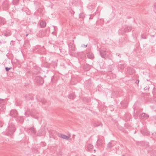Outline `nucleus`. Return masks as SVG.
<instances>
[{"instance_id": "423d86ee", "label": "nucleus", "mask_w": 156, "mask_h": 156, "mask_svg": "<svg viewBox=\"0 0 156 156\" xmlns=\"http://www.w3.org/2000/svg\"><path fill=\"white\" fill-rule=\"evenodd\" d=\"M27 131L30 134H34L36 132L35 129L33 127H31L27 129Z\"/></svg>"}, {"instance_id": "7ed1b4c3", "label": "nucleus", "mask_w": 156, "mask_h": 156, "mask_svg": "<svg viewBox=\"0 0 156 156\" xmlns=\"http://www.w3.org/2000/svg\"><path fill=\"white\" fill-rule=\"evenodd\" d=\"M35 81L36 83L39 85H42L44 82L43 79L40 76H36L35 78Z\"/></svg>"}, {"instance_id": "aec40b11", "label": "nucleus", "mask_w": 156, "mask_h": 156, "mask_svg": "<svg viewBox=\"0 0 156 156\" xmlns=\"http://www.w3.org/2000/svg\"><path fill=\"white\" fill-rule=\"evenodd\" d=\"M154 12L156 13V3H154Z\"/></svg>"}, {"instance_id": "e433bc0d", "label": "nucleus", "mask_w": 156, "mask_h": 156, "mask_svg": "<svg viewBox=\"0 0 156 156\" xmlns=\"http://www.w3.org/2000/svg\"><path fill=\"white\" fill-rule=\"evenodd\" d=\"M95 156V155H93V156Z\"/></svg>"}, {"instance_id": "1a4fd4ad", "label": "nucleus", "mask_w": 156, "mask_h": 156, "mask_svg": "<svg viewBox=\"0 0 156 156\" xmlns=\"http://www.w3.org/2000/svg\"><path fill=\"white\" fill-rule=\"evenodd\" d=\"M6 23L5 19L2 17H0V25H4Z\"/></svg>"}, {"instance_id": "b1692460", "label": "nucleus", "mask_w": 156, "mask_h": 156, "mask_svg": "<svg viewBox=\"0 0 156 156\" xmlns=\"http://www.w3.org/2000/svg\"><path fill=\"white\" fill-rule=\"evenodd\" d=\"M3 123L1 121H0V127H2L3 126Z\"/></svg>"}, {"instance_id": "9d476101", "label": "nucleus", "mask_w": 156, "mask_h": 156, "mask_svg": "<svg viewBox=\"0 0 156 156\" xmlns=\"http://www.w3.org/2000/svg\"><path fill=\"white\" fill-rule=\"evenodd\" d=\"M140 117L143 119H146L148 118L149 115L145 113H142L140 115Z\"/></svg>"}, {"instance_id": "f704fd0d", "label": "nucleus", "mask_w": 156, "mask_h": 156, "mask_svg": "<svg viewBox=\"0 0 156 156\" xmlns=\"http://www.w3.org/2000/svg\"><path fill=\"white\" fill-rule=\"evenodd\" d=\"M73 42H74V40H73Z\"/></svg>"}, {"instance_id": "f03ea898", "label": "nucleus", "mask_w": 156, "mask_h": 156, "mask_svg": "<svg viewBox=\"0 0 156 156\" xmlns=\"http://www.w3.org/2000/svg\"><path fill=\"white\" fill-rule=\"evenodd\" d=\"M69 53L71 55H72V51L75 50V46L73 43H70L69 44Z\"/></svg>"}, {"instance_id": "412c9836", "label": "nucleus", "mask_w": 156, "mask_h": 156, "mask_svg": "<svg viewBox=\"0 0 156 156\" xmlns=\"http://www.w3.org/2000/svg\"><path fill=\"white\" fill-rule=\"evenodd\" d=\"M41 101L43 104H45V103L46 102V100L45 99L41 100Z\"/></svg>"}, {"instance_id": "20e7f679", "label": "nucleus", "mask_w": 156, "mask_h": 156, "mask_svg": "<svg viewBox=\"0 0 156 156\" xmlns=\"http://www.w3.org/2000/svg\"><path fill=\"white\" fill-rule=\"evenodd\" d=\"M116 144V142L115 141H111L109 142L107 145V147L110 149L114 146Z\"/></svg>"}, {"instance_id": "0eeeda50", "label": "nucleus", "mask_w": 156, "mask_h": 156, "mask_svg": "<svg viewBox=\"0 0 156 156\" xmlns=\"http://www.w3.org/2000/svg\"><path fill=\"white\" fill-rule=\"evenodd\" d=\"M58 136L59 137L66 140H68L69 138V137L68 136L61 133L58 134Z\"/></svg>"}, {"instance_id": "5701e85b", "label": "nucleus", "mask_w": 156, "mask_h": 156, "mask_svg": "<svg viewBox=\"0 0 156 156\" xmlns=\"http://www.w3.org/2000/svg\"><path fill=\"white\" fill-rule=\"evenodd\" d=\"M1 107L3 109V110L5 108V107L4 105L2 106V105H1V106H0V108H1Z\"/></svg>"}, {"instance_id": "72a5a7b5", "label": "nucleus", "mask_w": 156, "mask_h": 156, "mask_svg": "<svg viewBox=\"0 0 156 156\" xmlns=\"http://www.w3.org/2000/svg\"><path fill=\"white\" fill-rule=\"evenodd\" d=\"M19 1V0H17V2H18Z\"/></svg>"}, {"instance_id": "4be33fe9", "label": "nucleus", "mask_w": 156, "mask_h": 156, "mask_svg": "<svg viewBox=\"0 0 156 156\" xmlns=\"http://www.w3.org/2000/svg\"><path fill=\"white\" fill-rule=\"evenodd\" d=\"M11 68H8L7 67H6L5 68V69L6 71H8L11 69Z\"/></svg>"}, {"instance_id": "6e6552de", "label": "nucleus", "mask_w": 156, "mask_h": 156, "mask_svg": "<svg viewBox=\"0 0 156 156\" xmlns=\"http://www.w3.org/2000/svg\"><path fill=\"white\" fill-rule=\"evenodd\" d=\"M96 144L98 146L101 147L103 144V141L102 139H98Z\"/></svg>"}, {"instance_id": "a211bd4d", "label": "nucleus", "mask_w": 156, "mask_h": 156, "mask_svg": "<svg viewBox=\"0 0 156 156\" xmlns=\"http://www.w3.org/2000/svg\"><path fill=\"white\" fill-rule=\"evenodd\" d=\"M131 70V72H129V73L130 74H132L134 72V69H132V68H129L127 69V71L128 72L129 71V70Z\"/></svg>"}, {"instance_id": "c9c22d12", "label": "nucleus", "mask_w": 156, "mask_h": 156, "mask_svg": "<svg viewBox=\"0 0 156 156\" xmlns=\"http://www.w3.org/2000/svg\"><path fill=\"white\" fill-rule=\"evenodd\" d=\"M29 116V115H28L27 116Z\"/></svg>"}, {"instance_id": "7c9ffc66", "label": "nucleus", "mask_w": 156, "mask_h": 156, "mask_svg": "<svg viewBox=\"0 0 156 156\" xmlns=\"http://www.w3.org/2000/svg\"><path fill=\"white\" fill-rule=\"evenodd\" d=\"M94 152H95L96 151L95 150H94Z\"/></svg>"}, {"instance_id": "2eb2a0df", "label": "nucleus", "mask_w": 156, "mask_h": 156, "mask_svg": "<svg viewBox=\"0 0 156 156\" xmlns=\"http://www.w3.org/2000/svg\"><path fill=\"white\" fill-rule=\"evenodd\" d=\"M75 97V94L73 93H71L69 95V98L72 99H73Z\"/></svg>"}, {"instance_id": "9b49d317", "label": "nucleus", "mask_w": 156, "mask_h": 156, "mask_svg": "<svg viewBox=\"0 0 156 156\" xmlns=\"http://www.w3.org/2000/svg\"><path fill=\"white\" fill-rule=\"evenodd\" d=\"M88 58L90 59H92L94 58L93 54L91 52H88L87 54Z\"/></svg>"}, {"instance_id": "2f4dec72", "label": "nucleus", "mask_w": 156, "mask_h": 156, "mask_svg": "<svg viewBox=\"0 0 156 156\" xmlns=\"http://www.w3.org/2000/svg\"><path fill=\"white\" fill-rule=\"evenodd\" d=\"M122 156H125L124 155H122Z\"/></svg>"}, {"instance_id": "c85d7f7f", "label": "nucleus", "mask_w": 156, "mask_h": 156, "mask_svg": "<svg viewBox=\"0 0 156 156\" xmlns=\"http://www.w3.org/2000/svg\"><path fill=\"white\" fill-rule=\"evenodd\" d=\"M31 98H30V99H28V98H27V100H29V99H31Z\"/></svg>"}, {"instance_id": "6ab92c4d", "label": "nucleus", "mask_w": 156, "mask_h": 156, "mask_svg": "<svg viewBox=\"0 0 156 156\" xmlns=\"http://www.w3.org/2000/svg\"><path fill=\"white\" fill-rule=\"evenodd\" d=\"M5 102V100L3 99L0 98V104L3 105Z\"/></svg>"}, {"instance_id": "473e14b6", "label": "nucleus", "mask_w": 156, "mask_h": 156, "mask_svg": "<svg viewBox=\"0 0 156 156\" xmlns=\"http://www.w3.org/2000/svg\"><path fill=\"white\" fill-rule=\"evenodd\" d=\"M30 115H31V112H30Z\"/></svg>"}, {"instance_id": "39448f33", "label": "nucleus", "mask_w": 156, "mask_h": 156, "mask_svg": "<svg viewBox=\"0 0 156 156\" xmlns=\"http://www.w3.org/2000/svg\"><path fill=\"white\" fill-rule=\"evenodd\" d=\"M10 115L13 117H16L18 115V113L16 110H12L10 111Z\"/></svg>"}, {"instance_id": "393cba45", "label": "nucleus", "mask_w": 156, "mask_h": 156, "mask_svg": "<svg viewBox=\"0 0 156 156\" xmlns=\"http://www.w3.org/2000/svg\"><path fill=\"white\" fill-rule=\"evenodd\" d=\"M142 38H144V39H146L147 38V36L145 35V36H144L143 35H142Z\"/></svg>"}, {"instance_id": "c756f323", "label": "nucleus", "mask_w": 156, "mask_h": 156, "mask_svg": "<svg viewBox=\"0 0 156 156\" xmlns=\"http://www.w3.org/2000/svg\"><path fill=\"white\" fill-rule=\"evenodd\" d=\"M28 35V34H27L26 35V36H27Z\"/></svg>"}, {"instance_id": "bb28decb", "label": "nucleus", "mask_w": 156, "mask_h": 156, "mask_svg": "<svg viewBox=\"0 0 156 156\" xmlns=\"http://www.w3.org/2000/svg\"><path fill=\"white\" fill-rule=\"evenodd\" d=\"M87 46V45H83V47H86Z\"/></svg>"}, {"instance_id": "dca6fc26", "label": "nucleus", "mask_w": 156, "mask_h": 156, "mask_svg": "<svg viewBox=\"0 0 156 156\" xmlns=\"http://www.w3.org/2000/svg\"><path fill=\"white\" fill-rule=\"evenodd\" d=\"M131 30V28L130 27H127L124 29V31L125 32H129Z\"/></svg>"}, {"instance_id": "f257e3e1", "label": "nucleus", "mask_w": 156, "mask_h": 156, "mask_svg": "<svg viewBox=\"0 0 156 156\" xmlns=\"http://www.w3.org/2000/svg\"><path fill=\"white\" fill-rule=\"evenodd\" d=\"M15 131V128L14 124L12 122H9L8 126L6 129V135L9 136L13 133Z\"/></svg>"}, {"instance_id": "f3484780", "label": "nucleus", "mask_w": 156, "mask_h": 156, "mask_svg": "<svg viewBox=\"0 0 156 156\" xmlns=\"http://www.w3.org/2000/svg\"><path fill=\"white\" fill-rule=\"evenodd\" d=\"M11 33L9 31H7L4 33V35L5 36L8 37L11 35Z\"/></svg>"}, {"instance_id": "f8f14e48", "label": "nucleus", "mask_w": 156, "mask_h": 156, "mask_svg": "<svg viewBox=\"0 0 156 156\" xmlns=\"http://www.w3.org/2000/svg\"><path fill=\"white\" fill-rule=\"evenodd\" d=\"M100 54L101 56L103 58H105L106 54V52L105 51H100Z\"/></svg>"}, {"instance_id": "a878e982", "label": "nucleus", "mask_w": 156, "mask_h": 156, "mask_svg": "<svg viewBox=\"0 0 156 156\" xmlns=\"http://www.w3.org/2000/svg\"><path fill=\"white\" fill-rule=\"evenodd\" d=\"M139 80H136V83L137 84H138L139 83Z\"/></svg>"}, {"instance_id": "4468645a", "label": "nucleus", "mask_w": 156, "mask_h": 156, "mask_svg": "<svg viewBox=\"0 0 156 156\" xmlns=\"http://www.w3.org/2000/svg\"><path fill=\"white\" fill-rule=\"evenodd\" d=\"M93 148V146L92 145L89 144L87 147V150L88 151H90Z\"/></svg>"}, {"instance_id": "ddd939ff", "label": "nucleus", "mask_w": 156, "mask_h": 156, "mask_svg": "<svg viewBox=\"0 0 156 156\" xmlns=\"http://www.w3.org/2000/svg\"><path fill=\"white\" fill-rule=\"evenodd\" d=\"M40 25L42 28L46 26V23L45 21H41L40 22Z\"/></svg>"}, {"instance_id": "cd10ccee", "label": "nucleus", "mask_w": 156, "mask_h": 156, "mask_svg": "<svg viewBox=\"0 0 156 156\" xmlns=\"http://www.w3.org/2000/svg\"><path fill=\"white\" fill-rule=\"evenodd\" d=\"M150 36L152 37H154V35H151Z\"/></svg>"}]
</instances>
